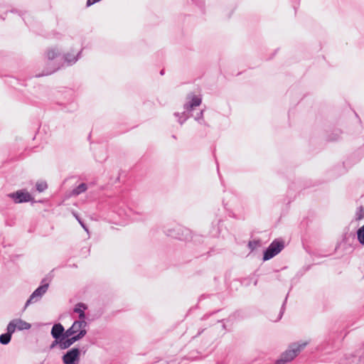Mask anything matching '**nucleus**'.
I'll return each instance as SVG.
<instances>
[{
	"label": "nucleus",
	"instance_id": "nucleus-30",
	"mask_svg": "<svg viewBox=\"0 0 364 364\" xmlns=\"http://www.w3.org/2000/svg\"><path fill=\"white\" fill-rule=\"evenodd\" d=\"M285 300H287V299H286ZM285 302H286V301H284V303H283V304H282V309H281V311H280V317L282 316V314H283V311H284V309Z\"/></svg>",
	"mask_w": 364,
	"mask_h": 364
},
{
	"label": "nucleus",
	"instance_id": "nucleus-31",
	"mask_svg": "<svg viewBox=\"0 0 364 364\" xmlns=\"http://www.w3.org/2000/svg\"><path fill=\"white\" fill-rule=\"evenodd\" d=\"M174 116L178 117V119L181 117V113H179V112H175L174 113Z\"/></svg>",
	"mask_w": 364,
	"mask_h": 364
},
{
	"label": "nucleus",
	"instance_id": "nucleus-16",
	"mask_svg": "<svg viewBox=\"0 0 364 364\" xmlns=\"http://www.w3.org/2000/svg\"><path fill=\"white\" fill-rule=\"evenodd\" d=\"M357 237L360 244L364 245V225L357 230Z\"/></svg>",
	"mask_w": 364,
	"mask_h": 364
},
{
	"label": "nucleus",
	"instance_id": "nucleus-12",
	"mask_svg": "<svg viewBox=\"0 0 364 364\" xmlns=\"http://www.w3.org/2000/svg\"><path fill=\"white\" fill-rule=\"evenodd\" d=\"M14 333L9 328V326L6 327V332L5 333H2L0 335V343L2 345H7L10 343L11 339V336Z\"/></svg>",
	"mask_w": 364,
	"mask_h": 364
},
{
	"label": "nucleus",
	"instance_id": "nucleus-2",
	"mask_svg": "<svg viewBox=\"0 0 364 364\" xmlns=\"http://www.w3.org/2000/svg\"><path fill=\"white\" fill-rule=\"evenodd\" d=\"M306 346V343H291L288 349L282 353L280 357L275 360L274 364H287L291 362Z\"/></svg>",
	"mask_w": 364,
	"mask_h": 364
},
{
	"label": "nucleus",
	"instance_id": "nucleus-36",
	"mask_svg": "<svg viewBox=\"0 0 364 364\" xmlns=\"http://www.w3.org/2000/svg\"><path fill=\"white\" fill-rule=\"evenodd\" d=\"M11 11L13 12V13L14 12H17L16 10H11Z\"/></svg>",
	"mask_w": 364,
	"mask_h": 364
},
{
	"label": "nucleus",
	"instance_id": "nucleus-35",
	"mask_svg": "<svg viewBox=\"0 0 364 364\" xmlns=\"http://www.w3.org/2000/svg\"><path fill=\"white\" fill-rule=\"evenodd\" d=\"M160 74L161 75H163L164 74V69L160 71Z\"/></svg>",
	"mask_w": 364,
	"mask_h": 364
},
{
	"label": "nucleus",
	"instance_id": "nucleus-24",
	"mask_svg": "<svg viewBox=\"0 0 364 364\" xmlns=\"http://www.w3.org/2000/svg\"><path fill=\"white\" fill-rule=\"evenodd\" d=\"M59 68H60L59 65L55 66L52 70H50L49 71L43 72L41 74H38L37 75V77H41V76L50 75V74L53 73L54 72H55L56 70H58Z\"/></svg>",
	"mask_w": 364,
	"mask_h": 364
},
{
	"label": "nucleus",
	"instance_id": "nucleus-20",
	"mask_svg": "<svg viewBox=\"0 0 364 364\" xmlns=\"http://www.w3.org/2000/svg\"><path fill=\"white\" fill-rule=\"evenodd\" d=\"M261 245L260 240H250L248 242V247L251 251H253L255 250L257 247H259Z\"/></svg>",
	"mask_w": 364,
	"mask_h": 364
},
{
	"label": "nucleus",
	"instance_id": "nucleus-8",
	"mask_svg": "<svg viewBox=\"0 0 364 364\" xmlns=\"http://www.w3.org/2000/svg\"><path fill=\"white\" fill-rule=\"evenodd\" d=\"M87 334V330L80 331L75 336L67 337L62 340L61 350L70 348L74 343L82 339Z\"/></svg>",
	"mask_w": 364,
	"mask_h": 364
},
{
	"label": "nucleus",
	"instance_id": "nucleus-3",
	"mask_svg": "<svg viewBox=\"0 0 364 364\" xmlns=\"http://www.w3.org/2000/svg\"><path fill=\"white\" fill-rule=\"evenodd\" d=\"M284 248V241L279 238L273 240L264 251L263 261H267L278 255Z\"/></svg>",
	"mask_w": 364,
	"mask_h": 364
},
{
	"label": "nucleus",
	"instance_id": "nucleus-19",
	"mask_svg": "<svg viewBox=\"0 0 364 364\" xmlns=\"http://www.w3.org/2000/svg\"><path fill=\"white\" fill-rule=\"evenodd\" d=\"M203 112L204 110H200V112H198L194 117L195 120L199 122L201 124H204L205 126H208V124L204 121L203 119Z\"/></svg>",
	"mask_w": 364,
	"mask_h": 364
},
{
	"label": "nucleus",
	"instance_id": "nucleus-32",
	"mask_svg": "<svg viewBox=\"0 0 364 364\" xmlns=\"http://www.w3.org/2000/svg\"><path fill=\"white\" fill-rule=\"evenodd\" d=\"M204 330H205L204 328L199 330L196 336H200L204 331Z\"/></svg>",
	"mask_w": 364,
	"mask_h": 364
},
{
	"label": "nucleus",
	"instance_id": "nucleus-7",
	"mask_svg": "<svg viewBox=\"0 0 364 364\" xmlns=\"http://www.w3.org/2000/svg\"><path fill=\"white\" fill-rule=\"evenodd\" d=\"M7 326H9V328H10L12 331L13 333H14L16 330H28L31 328V323L21 318H14L11 320Z\"/></svg>",
	"mask_w": 364,
	"mask_h": 364
},
{
	"label": "nucleus",
	"instance_id": "nucleus-26",
	"mask_svg": "<svg viewBox=\"0 0 364 364\" xmlns=\"http://www.w3.org/2000/svg\"><path fill=\"white\" fill-rule=\"evenodd\" d=\"M341 134V131H336V133H333L331 135L328 136L329 141H336L339 139L340 135Z\"/></svg>",
	"mask_w": 364,
	"mask_h": 364
},
{
	"label": "nucleus",
	"instance_id": "nucleus-29",
	"mask_svg": "<svg viewBox=\"0 0 364 364\" xmlns=\"http://www.w3.org/2000/svg\"><path fill=\"white\" fill-rule=\"evenodd\" d=\"M79 320L78 321H85L86 315L85 312H80V314L78 316Z\"/></svg>",
	"mask_w": 364,
	"mask_h": 364
},
{
	"label": "nucleus",
	"instance_id": "nucleus-21",
	"mask_svg": "<svg viewBox=\"0 0 364 364\" xmlns=\"http://www.w3.org/2000/svg\"><path fill=\"white\" fill-rule=\"evenodd\" d=\"M63 334H64L63 335V339L67 338V337H70V336H75L76 333H75V328L73 327V326H71L66 331L64 329V333Z\"/></svg>",
	"mask_w": 364,
	"mask_h": 364
},
{
	"label": "nucleus",
	"instance_id": "nucleus-23",
	"mask_svg": "<svg viewBox=\"0 0 364 364\" xmlns=\"http://www.w3.org/2000/svg\"><path fill=\"white\" fill-rule=\"evenodd\" d=\"M73 215L75 216V218H76V220L79 222V223L80 224V225L82 227V228L86 231V232H88V228L87 227V225L84 223V222L82 220V219L79 217V215L75 213H73Z\"/></svg>",
	"mask_w": 364,
	"mask_h": 364
},
{
	"label": "nucleus",
	"instance_id": "nucleus-5",
	"mask_svg": "<svg viewBox=\"0 0 364 364\" xmlns=\"http://www.w3.org/2000/svg\"><path fill=\"white\" fill-rule=\"evenodd\" d=\"M165 233L173 238L180 240H186L189 236V230L179 225H175L173 228L167 229Z\"/></svg>",
	"mask_w": 364,
	"mask_h": 364
},
{
	"label": "nucleus",
	"instance_id": "nucleus-28",
	"mask_svg": "<svg viewBox=\"0 0 364 364\" xmlns=\"http://www.w3.org/2000/svg\"><path fill=\"white\" fill-rule=\"evenodd\" d=\"M100 0H87V3H86V6H92V4L100 1Z\"/></svg>",
	"mask_w": 364,
	"mask_h": 364
},
{
	"label": "nucleus",
	"instance_id": "nucleus-11",
	"mask_svg": "<svg viewBox=\"0 0 364 364\" xmlns=\"http://www.w3.org/2000/svg\"><path fill=\"white\" fill-rule=\"evenodd\" d=\"M82 53V50H80L76 55H74V54H71L70 53H68L66 54H64L62 59H63L65 62H67L69 65L73 64L76 63V61L80 58V55Z\"/></svg>",
	"mask_w": 364,
	"mask_h": 364
},
{
	"label": "nucleus",
	"instance_id": "nucleus-14",
	"mask_svg": "<svg viewBox=\"0 0 364 364\" xmlns=\"http://www.w3.org/2000/svg\"><path fill=\"white\" fill-rule=\"evenodd\" d=\"M61 53L56 48L48 49L46 52V57L48 60L52 61L53 60L60 57Z\"/></svg>",
	"mask_w": 364,
	"mask_h": 364
},
{
	"label": "nucleus",
	"instance_id": "nucleus-33",
	"mask_svg": "<svg viewBox=\"0 0 364 364\" xmlns=\"http://www.w3.org/2000/svg\"><path fill=\"white\" fill-rule=\"evenodd\" d=\"M210 316V314H205V315H204V316L202 317V319H206V318H208Z\"/></svg>",
	"mask_w": 364,
	"mask_h": 364
},
{
	"label": "nucleus",
	"instance_id": "nucleus-6",
	"mask_svg": "<svg viewBox=\"0 0 364 364\" xmlns=\"http://www.w3.org/2000/svg\"><path fill=\"white\" fill-rule=\"evenodd\" d=\"M8 197L11 198L16 203H22L32 201L31 195L25 190H19L8 194Z\"/></svg>",
	"mask_w": 364,
	"mask_h": 364
},
{
	"label": "nucleus",
	"instance_id": "nucleus-34",
	"mask_svg": "<svg viewBox=\"0 0 364 364\" xmlns=\"http://www.w3.org/2000/svg\"><path fill=\"white\" fill-rule=\"evenodd\" d=\"M159 363H161L160 364H168V362L164 360L159 361Z\"/></svg>",
	"mask_w": 364,
	"mask_h": 364
},
{
	"label": "nucleus",
	"instance_id": "nucleus-18",
	"mask_svg": "<svg viewBox=\"0 0 364 364\" xmlns=\"http://www.w3.org/2000/svg\"><path fill=\"white\" fill-rule=\"evenodd\" d=\"M87 309V306L86 304L83 303H78L75 305L74 308V312L77 313L78 314H80V312H85V310Z\"/></svg>",
	"mask_w": 364,
	"mask_h": 364
},
{
	"label": "nucleus",
	"instance_id": "nucleus-25",
	"mask_svg": "<svg viewBox=\"0 0 364 364\" xmlns=\"http://www.w3.org/2000/svg\"><path fill=\"white\" fill-rule=\"evenodd\" d=\"M364 218V208L360 206L358 210L356 212V220H361Z\"/></svg>",
	"mask_w": 364,
	"mask_h": 364
},
{
	"label": "nucleus",
	"instance_id": "nucleus-17",
	"mask_svg": "<svg viewBox=\"0 0 364 364\" xmlns=\"http://www.w3.org/2000/svg\"><path fill=\"white\" fill-rule=\"evenodd\" d=\"M357 357L352 355L349 358H345L341 360L340 364H357Z\"/></svg>",
	"mask_w": 364,
	"mask_h": 364
},
{
	"label": "nucleus",
	"instance_id": "nucleus-9",
	"mask_svg": "<svg viewBox=\"0 0 364 364\" xmlns=\"http://www.w3.org/2000/svg\"><path fill=\"white\" fill-rule=\"evenodd\" d=\"M49 284L45 283L38 287L30 296L29 299L26 303V307L31 303L38 301L48 290Z\"/></svg>",
	"mask_w": 364,
	"mask_h": 364
},
{
	"label": "nucleus",
	"instance_id": "nucleus-4",
	"mask_svg": "<svg viewBox=\"0 0 364 364\" xmlns=\"http://www.w3.org/2000/svg\"><path fill=\"white\" fill-rule=\"evenodd\" d=\"M83 350L86 352L85 347L80 349L78 348H73L68 350L62 357L64 364H78L80 362V352Z\"/></svg>",
	"mask_w": 364,
	"mask_h": 364
},
{
	"label": "nucleus",
	"instance_id": "nucleus-1",
	"mask_svg": "<svg viewBox=\"0 0 364 364\" xmlns=\"http://www.w3.org/2000/svg\"><path fill=\"white\" fill-rule=\"evenodd\" d=\"M186 99L188 100L183 105L184 111L181 113V117L178 119L180 124H183L192 114H190L194 107L199 106L202 102V99L193 93H189Z\"/></svg>",
	"mask_w": 364,
	"mask_h": 364
},
{
	"label": "nucleus",
	"instance_id": "nucleus-15",
	"mask_svg": "<svg viewBox=\"0 0 364 364\" xmlns=\"http://www.w3.org/2000/svg\"><path fill=\"white\" fill-rule=\"evenodd\" d=\"M87 189V186L85 183H80L75 188H74L72 191L73 195L78 196L82 193H84Z\"/></svg>",
	"mask_w": 364,
	"mask_h": 364
},
{
	"label": "nucleus",
	"instance_id": "nucleus-22",
	"mask_svg": "<svg viewBox=\"0 0 364 364\" xmlns=\"http://www.w3.org/2000/svg\"><path fill=\"white\" fill-rule=\"evenodd\" d=\"M36 186V190L40 193L44 191L48 188L47 183L45 181L38 182Z\"/></svg>",
	"mask_w": 364,
	"mask_h": 364
},
{
	"label": "nucleus",
	"instance_id": "nucleus-13",
	"mask_svg": "<svg viewBox=\"0 0 364 364\" xmlns=\"http://www.w3.org/2000/svg\"><path fill=\"white\" fill-rule=\"evenodd\" d=\"M73 327L75 328V333H78L80 331L86 330L87 323L85 321H75L73 323Z\"/></svg>",
	"mask_w": 364,
	"mask_h": 364
},
{
	"label": "nucleus",
	"instance_id": "nucleus-27",
	"mask_svg": "<svg viewBox=\"0 0 364 364\" xmlns=\"http://www.w3.org/2000/svg\"><path fill=\"white\" fill-rule=\"evenodd\" d=\"M61 342H62V340H60V339H58V340L55 339L50 344V349H53L57 345H58L59 348L61 349Z\"/></svg>",
	"mask_w": 364,
	"mask_h": 364
},
{
	"label": "nucleus",
	"instance_id": "nucleus-10",
	"mask_svg": "<svg viewBox=\"0 0 364 364\" xmlns=\"http://www.w3.org/2000/svg\"><path fill=\"white\" fill-rule=\"evenodd\" d=\"M64 328H65L60 323H55L53 326V327L51 328V331H50V334H51L52 337L55 340H58V339L64 340L63 339Z\"/></svg>",
	"mask_w": 364,
	"mask_h": 364
}]
</instances>
